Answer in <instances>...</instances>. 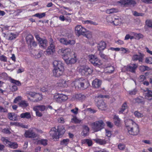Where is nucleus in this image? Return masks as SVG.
<instances>
[{"instance_id":"nucleus-20","label":"nucleus","mask_w":152,"mask_h":152,"mask_svg":"<svg viewBox=\"0 0 152 152\" xmlns=\"http://www.w3.org/2000/svg\"><path fill=\"white\" fill-rule=\"evenodd\" d=\"M8 118L10 120L16 121L18 120V116L14 113H9L8 114Z\"/></svg>"},{"instance_id":"nucleus-29","label":"nucleus","mask_w":152,"mask_h":152,"mask_svg":"<svg viewBox=\"0 0 152 152\" xmlns=\"http://www.w3.org/2000/svg\"><path fill=\"white\" fill-rule=\"evenodd\" d=\"M114 20H113V23L115 26L119 25L121 24L122 21L121 19L119 17L116 16L114 18Z\"/></svg>"},{"instance_id":"nucleus-17","label":"nucleus","mask_w":152,"mask_h":152,"mask_svg":"<svg viewBox=\"0 0 152 152\" xmlns=\"http://www.w3.org/2000/svg\"><path fill=\"white\" fill-rule=\"evenodd\" d=\"M143 55L140 53V55L137 54L133 55L132 57V59L133 61L138 60L139 62H142L143 60Z\"/></svg>"},{"instance_id":"nucleus-64","label":"nucleus","mask_w":152,"mask_h":152,"mask_svg":"<svg viewBox=\"0 0 152 152\" xmlns=\"http://www.w3.org/2000/svg\"><path fill=\"white\" fill-rule=\"evenodd\" d=\"M68 43L69 45H73L75 43V41L74 40H68Z\"/></svg>"},{"instance_id":"nucleus-13","label":"nucleus","mask_w":152,"mask_h":152,"mask_svg":"<svg viewBox=\"0 0 152 152\" xmlns=\"http://www.w3.org/2000/svg\"><path fill=\"white\" fill-rule=\"evenodd\" d=\"M119 2L122 5L124 6L129 5L134 6L136 4L135 1L133 0H121Z\"/></svg>"},{"instance_id":"nucleus-58","label":"nucleus","mask_w":152,"mask_h":152,"mask_svg":"<svg viewBox=\"0 0 152 152\" xmlns=\"http://www.w3.org/2000/svg\"><path fill=\"white\" fill-rule=\"evenodd\" d=\"M17 89L18 88L17 86L14 85H12L10 88V90L12 91H15L17 90Z\"/></svg>"},{"instance_id":"nucleus-34","label":"nucleus","mask_w":152,"mask_h":152,"mask_svg":"<svg viewBox=\"0 0 152 152\" xmlns=\"http://www.w3.org/2000/svg\"><path fill=\"white\" fill-rule=\"evenodd\" d=\"M77 99L81 100H84L86 98V96L81 94H77L75 95V96Z\"/></svg>"},{"instance_id":"nucleus-42","label":"nucleus","mask_w":152,"mask_h":152,"mask_svg":"<svg viewBox=\"0 0 152 152\" xmlns=\"http://www.w3.org/2000/svg\"><path fill=\"white\" fill-rule=\"evenodd\" d=\"M45 15V12H43L36 13L33 15V16L38 17L39 18H41L44 17Z\"/></svg>"},{"instance_id":"nucleus-55","label":"nucleus","mask_w":152,"mask_h":152,"mask_svg":"<svg viewBox=\"0 0 152 152\" xmlns=\"http://www.w3.org/2000/svg\"><path fill=\"white\" fill-rule=\"evenodd\" d=\"M0 60L4 62H6L7 61V57L3 55L0 56Z\"/></svg>"},{"instance_id":"nucleus-31","label":"nucleus","mask_w":152,"mask_h":152,"mask_svg":"<svg viewBox=\"0 0 152 152\" xmlns=\"http://www.w3.org/2000/svg\"><path fill=\"white\" fill-rule=\"evenodd\" d=\"M21 118L29 119L31 118L30 113L29 112H25L21 113L20 116Z\"/></svg>"},{"instance_id":"nucleus-21","label":"nucleus","mask_w":152,"mask_h":152,"mask_svg":"<svg viewBox=\"0 0 152 152\" xmlns=\"http://www.w3.org/2000/svg\"><path fill=\"white\" fill-rule=\"evenodd\" d=\"M97 143H99L101 145H104L106 143L109 142L110 140V138L108 139L105 138L104 139H96L94 140Z\"/></svg>"},{"instance_id":"nucleus-44","label":"nucleus","mask_w":152,"mask_h":152,"mask_svg":"<svg viewBox=\"0 0 152 152\" xmlns=\"http://www.w3.org/2000/svg\"><path fill=\"white\" fill-rule=\"evenodd\" d=\"M10 81L12 83L14 84L17 86H20L21 85L20 82L18 80H15L14 79L11 78L10 79Z\"/></svg>"},{"instance_id":"nucleus-23","label":"nucleus","mask_w":152,"mask_h":152,"mask_svg":"<svg viewBox=\"0 0 152 152\" xmlns=\"http://www.w3.org/2000/svg\"><path fill=\"white\" fill-rule=\"evenodd\" d=\"M38 42L39 43L40 47L43 48H45L48 45L47 41L46 39H41Z\"/></svg>"},{"instance_id":"nucleus-25","label":"nucleus","mask_w":152,"mask_h":152,"mask_svg":"<svg viewBox=\"0 0 152 152\" xmlns=\"http://www.w3.org/2000/svg\"><path fill=\"white\" fill-rule=\"evenodd\" d=\"M106 46V43L104 41H101L98 44V50L100 51L104 50Z\"/></svg>"},{"instance_id":"nucleus-33","label":"nucleus","mask_w":152,"mask_h":152,"mask_svg":"<svg viewBox=\"0 0 152 152\" xmlns=\"http://www.w3.org/2000/svg\"><path fill=\"white\" fill-rule=\"evenodd\" d=\"M114 123L115 125L118 126L120 124L121 120L118 116L115 115L114 117Z\"/></svg>"},{"instance_id":"nucleus-11","label":"nucleus","mask_w":152,"mask_h":152,"mask_svg":"<svg viewBox=\"0 0 152 152\" xmlns=\"http://www.w3.org/2000/svg\"><path fill=\"white\" fill-rule=\"evenodd\" d=\"M86 83V80L83 79L82 80L81 78L79 79L76 80L74 84L75 86L83 88H86V87L85 86V84Z\"/></svg>"},{"instance_id":"nucleus-47","label":"nucleus","mask_w":152,"mask_h":152,"mask_svg":"<svg viewBox=\"0 0 152 152\" xmlns=\"http://www.w3.org/2000/svg\"><path fill=\"white\" fill-rule=\"evenodd\" d=\"M135 116L138 118H140L143 116L142 113H141L138 111H135L134 113Z\"/></svg>"},{"instance_id":"nucleus-52","label":"nucleus","mask_w":152,"mask_h":152,"mask_svg":"<svg viewBox=\"0 0 152 152\" xmlns=\"http://www.w3.org/2000/svg\"><path fill=\"white\" fill-rule=\"evenodd\" d=\"M146 25L152 29V21L151 20H147L145 21Z\"/></svg>"},{"instance_id":"nucleus-8","label":"nucleus","mask_w":152,"mask_h":152,"mask_svg":"<svg viewBox=\"0 0 152 152\" xmlns=\"http://www.w3.org/2000/svg\"><path fill=\"white\" fill-rule=\"evenodd\" d=\"M37 130H38L35 128L31 129L25 131L24 136L26 137L34 138L37 136V134L35 133L34 131Z\"/></svg>"},{"instance_id":"nucleus-9","label":"nucleus","mask_w":152,"mask_h":152,"mask_svg":"<svg viewBox=\"0 0 152 152\" xmlns=\"http://www.w3.org/2000/svg\"><path fill=\"white\" fill-rule=\"evenodd\" d=\"M54 98L57 102L60 103L66 101L68 97L65 94L57 93L54 96Z\"/></svg>"},{"instance_id":"nucleus-16","label":"nucleus","mask_w":152,"mask_h":152,"mask_svg":"<svg viewBox=\"0 0 152 152\" xmlns=\"http://www.w3.org/2000/svg\"><path fill=\"white\" fill-rule=\"evenodd\" d=\"M36 93L34 92L28 91L26 92V95L27 97L28 100L33 102V100L32 98H35Z\"/></svg>"},{"instance_id":"nucleus-41","label":"nucleus","mask_w":152,"mask_h":152,"mask_svg":"<svg viewBox=\"0 0 152 152\" xmlns=\"http://www.w3.org/2000/svg\"><path fill=\"white\" fill-rule=\"evenodd\" d=\"M20 106L22 107H26L28 106V104L25 100L21 101L19 103Z\"/></svg>"},{"instance_id":"nucleus-49","label":"nucleus","mask_w":152,"mask_h":152,"mask_svg":"<svg viewBox=\"0 0 152 152\" xmlns=\"http://www.w3.org/2000/svg\"><path fill=\"white\" fill-rule=\"evenodd\" d=\"M83 23H85V24L87 23V24H90L91 25H96L98 24L96 23L95 22H94L91 20H85V21H83Z\"/></svg>"},{"instance_id":"nucleus-56","label":"nucleus","mask_w":152,"mask_h":152,"mask_svg":"<svg viewBox=\"0 0 152 152\" xmlns=\"http://www.w3.org/2000/svg\"><path fill=\"white\" fill-rule=\"evenodd\" d=\"M145 62L148 64H152V58L151 57L146 58L145 59Z\"/></svg>"},{"instance_id":"nucleus-60","label":"nucleus","mask_w":152,"mask_h":152,"mask_svg":"<svg viewBox=\"0 0 152 152\" xmlns=\"http://www.w3.org/2000/svg\"><path fill=\"white\" fill-rule=\"evenodd\" d=\"M78 109L77 107H75V109H72L71 110V111L75 115H76L78 113Z\"/></svg>"},{"instance_id":"nucleus-6","label":"nucleus","mask_w":152,"mask_h":152,"mask_svg":"<svg viewBox=\"0 0 152 152\" xmlns=\"http://www.w3.org/2000/svg\"><path fill=\"white\" fill-rule=\"evenodd\" d=\"M58 52L64 53V55H63V58L64 59H65V58H68L70 56L75 54L74 52L69 48L65 49L62 48L59 50Z\"/></svg>"},{"instance_id":"nucleus-3","label":"nucleus","mask_w":152,"mask_h":152,"mask_svg":"<svg viewBox=\"0 0 152 152\" xmlns=\"http://www.w3.org/2000/svg\"><path fill=\"white\" fill-rule=\"evenodd\" d=\"M78 70L82 75H90L93 72L92 68L85 65L82 66L78 68Z\"/></svg>"},{"instance_id":"nucleus-51","label":"nucleus","mask_w":152,"mask_h":152,"mask_svg":"<svg viewBox=\"0 0 152 152\" xmlns=\"http://www.w3.org/2000/svg\"><path fill=\"white\" fill-rule=\"evenodd\" d=\"M1 140L4 144L6 145L8 144V145L10 142V141L7 139V138L4 137H2L1 138Z\"/></svg>"},{"instance_id":"nucleus-7","label":"nucleus","mask_w":152,"mask_h":152,"mask_svg":"<svg viewBox=\"0 0 152 152\" xmlns=\"http://www.w3.org/2000/svg\"><path fill=\"white\" fill-rule=\"evenodd\" d=\"M88 57L90 61L94 66H99L102 64L100 60L95 55H89Z\"/></svg>"},{"instance_id":"nucleus-27","label":"nucleus","mask_w":152,"mask_h":152,"mask_svg":"<svg viewBox=\"0 0 152 152\" xmlns=\"http://www.w3.org/2000/svg\"><path fill=\"white\" fill-rule=\"evenodd\" d=\"M33 109L34 110H39L43 111L47 110V107L44 105H38L34 107Z\"/></svg>"},{"instance_id":"nucleus-1","label":"nucleus","mask_w":152,"mask_h":152,"mask_svg":"<svg viewBox=\"0 0 152 152\" xmlns=\"http://www.w3.org/2000/svg\"><path fill=\"white\" fill-rule=\"evenodd\" d=\"M125 125L128 133L130 134L135 135L139 132L138 125L131 119H126L124 120Z\"/></svg>"},{"instance_id":"nucleus-63","label":"nucleus","mask_w":152,"mask_h":152,"mask_svg":"<svg viewBox=\"0 0 152 152\" xmlns=\"http://www.w3.org/2000/svg\"><path fill=\"white\" fill-rule=\"evenodd\" d=\"M135 101L136 102L138 103H144L142 99H140L139 98H137L135 99Z\"/></svg>"},{"instance_id":"nucleus-19","label":"nucleus","mask_w":152,"mask_h":152,"mask_svg":"<svg viewBox=\"0 0 152 152\" xmlns=\"http://www.w3.org/2000/svg\"><path fill=\"white\" fill-rule=\"evenodd\" d=\"M64 70V69H54L53 70V75L55 77H59L63 74Z\"/></svg>"},{"instance_id":"nucleus-43","label":"nucleus","mask_w":152,"mask_h":152,"mask_svg":"<svg viewBox=\"0 0 152 152\" xmlns=\"http://www.w3.org/2000/svg\"><path fill=\"white\" fill-rule=\"evenodd\" d=\"M69 140L68 139H64L63 140L61 141L60 144L62 145H66L69 143Z\"/></svg>"},{"instance_id":"nucleus-4","label":"nucleus","mask_w":152,"mask_h":152,"mask_svg":"<svg viewBox=\"0 0 152 152\" xmlns=\"http://www.w3.org/2000/svg\"><path fill=\"white\" fill-rule=\"evenodd\" d=\"M75 32L77 35L79 36L80 35H86V37L88 39L91 37V34H89V35L86 34V28L80 25H77L75 28Z\"/></svg>"},{"instance_id":"nucleus-24","label":"nucleus","mask_w":152,"mask_h":152,"mask_svg":"<svg viewBox=\"0 0 152 152\" xmlns=\"http://www.w3.org/2000/svg\"><path fill=\"white\" fill-rule=\"evenodd\" d=\"M83 131L82 132V135L84 137L88 135L89 129L86 125H84L83 126Z\"/></svg>"},{"instance_id":"nucleus-62","label":"nucleus","mask_w":152,"mask_h":152,"mask_svg":"<svg viewBox=\"0 0 152 152\" xmlns=\"http://www.w3.org/2000/svg\"><path fill=\"white\" fill-rule=\"evenodd\" d=\"M72 120L74 121L75 123H79L80 121L77 118L74 117L72 119Z\"/></svg>"},{"instance_id":"nucleus-54","label":"nucleus","mask_w":152,"mask_h":152,"mask_svg":"<svg viewBox=\"0 0 152 152\" xmlns=\"http://www.w3.org/2000/svg\"><path fill=\"white\" fill-rule=\"evenodd\" d=\"M16 37V34H14L11 33L9 35L8 39L10 40H12L15 39Z\"/></svg>"},{"instance_id":"nucleus-40","label":"nucleus","mask_w":152,"mask_h":152,"mask_svg":"<svg viewBox=\"0 0 152 152\" xmlns=\"http://www.w3.org/2000/svg\"><path fill=\"white\" fill-rule=\"evenodd\" d=\"M99 55L100 57L103 59L107 61L109 59V58L108 56L105 55L101 51L99 52Z\"/></svg>"},{"instance_id":"nucleus-2","label":"nucleus","mask_w":152,"mask_h":152,"mask_svg":"<svg viewBox=\"0 0 152 152\" xmlns=\"http://www.w3.org/2000/svg\"><path fill=\"white\" fill-rule=\"evenodd\" d=\"M65 129L62 127L56 129L55 127L52 128L50 132L51 136L54 140H57L61 137L65 132Z\"/></svg>"},{"instance_id":"nucleus-48","label":"nucleus","mask_w":152,"mask_h":152,"mask_svg":"<svg viewBox=\"0 0 152 152\" xmlns=\"http://www.w3.org/2000/svg\"><path fill=\"white\" fill-rule=\"evenodd\" d=\"M60 42L61 43L65 45H69V43H68V40L65 38H63L60 39Z\"/></svg>"},{"instance_id":"nucleus-26","label":"nucleus","mask_w":152,"mask_h":152,"mask_svg":"<svg viewBox=\"0 0 152 152\" xmlns=\"http://www.w3.org/2000/svg\"><path fill=\"white\" fill-rule=\"evenodd\" d=\"M145 92V98L148 100H151L152 99V91L147 89Z\"/></svg>"},{"instance_id":"nucleus-36","label":"nucleus","mask_w":152,"mask_h":152,"mask_svg":"<svg viewBox=\"0 0 152 152\" xmlns=\"http://www.w3.org/2000/svg\"><path fill=\"white\" fill-rule=\"evenodd\" d=\"M35 98H36V99L34 100H33V102H39L41 100L42 98V95L41 94H37V93H36Z\"/></svg>"},{"instance_id":"nucleus-18","label":"nucleus","mask_w":152,"mask_h":152,"mask_svg":"<svg viewBox=\"0 0 152 152\" xmlns=\"http://www.w3.org/2000/svg\"><path fill=\"white\" fill-rule=\"evenodd\" d=\"M55 51L54 44L53 42H52L50 44L47 50V53L48 54H51Z\"/></svg>"},{"instance_id":"nucleus-5","label":"nucleus","mask_w":152,"mask_h":152,"mask_svg":"<svg viewBox=\"0 0 152 152\" xmlns=\"http://www.w3.org/2000/svg\"><path fill=\"white\" fill-rule=\"evenodd\" d=\"M104 125V123L102 120L96 121L92 124V129L95 132H98L102 129Z\"/></svg>"},{"instance_id":"nucleus-32","label":"nucleus","mask_w":152,"mask_h":152,"mask_svg":"<svg viewBox=\"0 0 152 152\" xmlns=\"http://www.w3.org/2000/svg\"><path fill=\"white\" fill-rule=\"evenodd\" d=\"M127 106L126 102H125L122 105L121 107L120 108L119 111V114L123 113L124 111L127 108Z\"/></svg>"},{"instance_id":"nucleus-30","label":"nucleus","mask_w":152,"mask_h":152,"mask_svg":"<svg viewBox=\"0 0 152 152\" xmlns=\"http://www.w3.org/2000/svg\"><path fill=\"white\" fill-rule=\"evenodd\" d=\"M33 40L34 37L31 34H28L26 37V40L27 43L30 45H31Z\"/></svg>"},{"instance_id":"nucleus-10","label":"nucleus","mask_w":152,"mask_h":152,"mask_svg":"<svg viewBox=\"0 0 152 152\" xmlns=\"http://www.w3.org/2000/svg\"><path fill=\"white\" fill-rule=\"evenodd\" d=\"M137 67V65L135 64H131L125 66L124 67L127 71L132 73H135Z\"/></svg>"},{"instance_id":"nucleus-46","label":"nucleus","mask_w":152,"mask_h":152,"mask_svg":"<svg viewBox=\"0 0 152 152\" xmlns=\"http://www.w3.org/2000/svg\"><path fill=\"white\" fill-rule=\"evenodd\" d=\"M137 90L136 88L128 91L130 95H135L137 94Z\"/></svg>"},{"instance_id":"nucleus-39","label":"nucleus","mask_w":152,"mask_h":152,"mask_svg":"<svg viewBox=\"0 0 152 152\" xmlns=\"http://www.w3.org/2000/svg\"><path fill=\"white\" fill-rule=\"evenodd\" d=\"M118 12V9L115 8H111L107 9L106 10V13L108 14H112L114 13H116Z\"/></svg>"},{"instance_id":"nucleus-50","label":"nucleus","mask_w":152,"mask_h":152,"mask_svg":"<svg viewBox=\"0 0 152 152\" xmlns=\"http://www.w3.org/2000/svg\"><path fill=\"white\" fill-rule=\"evenodd\" d=\"M133 15L135 16H142L144 15V14L142 13H139L136 11L132 12Z\"/></svg>"},{"instance_id":"nucleus-61","label":"nucleus","mask_w":152,"mask_h":152,"mask_svg":"<svg viewBox=\"0 0 152 152\" xmlns=\"http://www.w3.org/2000/svg\"><path fill=\"white\" fill-rule=\"evenodd\" d=\"M118 148L120 150H124L125 148V145L123 144H119L118 145Z\"/></svg>"},{"instance_id":"nucleus-59","label":"nucleus","mask_w":152,"mask_h":152,"mask_svg":"<svg viewBox=\"0 0 152 152\" xmlns=\"http://www.w3.org/2000/svg\"><path fill=\"white\" fill-rule=\"evenodd\" d=\"M106 20L108 22L112 23H113V18L111 16H109L106 18Z\"/></svg>"},{"instance_id":"nucleus-22","label":"nucleus","mask_w":152,"mask_h":152,"mask_svg":"<svg viewBox=\"0 0 152 152\" xmlns=\"http://www.w3.org/2000/svg\"><path fill=\"white\" fill-rule=\"evenodd\" d=\"M102 83V81L96 79L92 82V86L96 88H98L100 87Z\"/></svg>"},{"instance_id":"nucleus-35","label":"nucleus","mask_w":152,"mask_h":152,"mask_svg":"<svg viewBox=\"0 0 152 152\" xmlns=\"http://www.w3.org/2000/svg\"><path fill=\"white\" fill-rule=\"evenodd\" d=\"M82 142L83 144H87L88 146H90L92 145V142L91 140L89 139H85L82 140Z\"/></svg>"},{"instance_id":"nucleus-45","label":"nucleus","mask_w":152,"mask_h":152,"mask_svg":"<svg viewBox=\"0 0 152 152\" xmlns=\"http://www.w3.org/2000/svg\"><path fill=\"white\" fill-rule=\"evenodd\" d=\"M140 69L142 72H144L145 70H148L149 69V67L146 66H141L140 67Z\"/></svg>"},{"instance_id":"nucleus-14","label":"nucleus","mask_w":152,"mask_h":152,"mask_svg":"<svg viewBox=\"0 0 152 152\" xmlns=\"http://www.w3.org/2000/svg\"><path fill=\"white\" fill-rule=\"evenodd\" d=\"M97 106L99 109L101 110H105L106 108V105L105 102L102 100L100 99L97 102Z\"/></svg>"},{"instance_id":"nucleus-57","label":"nucleus","mask_w":152,"mask_h":152,"mask_svg":"<svg viewBox=\"0 0 152 152\" xmlns=\"http://www.w3.org/2000/svg\"><path fill=\"white\" fill-rule=\"evenodd\" d=\"M105 130L106 132V135L108 137L107 139H108V138H109V137H110L111 135V132L107 129H105Z\"/></svg>"},{"instance_id":"nucleus-15","label":"nucleus","mask_w":152,"mask_h":152,"mask_svg":"<svg viewBox=\"0 0 152 152\" xmlns=\"http://www.w3.org/2000/svg\"><path fill=\"white\" fill-rule=\"evenodd\" d=\"M54 69H64L63 64L61 61L55 60L53 62Z\"/></svg>"},{"instance_id":"nucleus-38","label":"nucleus","mask_w":152,"mask_h":152,"mask_svg":"<svg viewBox=\"0 0 152 152\" xmlns=\"http://www.w3.org/2000/svg\"><path fill=\"white\" fill-rule=\"evenodd\" d=\"M8 146L11 148L16 149L18 147V144L16 142H10L8 145Z\"/></svg>"},{"instance_id":"nucleus-37","label":"nucleus","mask_w":152,"mask_h":152,"mask_svg":"<svg viewBox=\"0 0 152 152\" xmlns=\"http://www.w3.org/2000/svg\"><path fill=\"white\" fill-rule=\"evenodd\" d=\"M105 70L107 71V72L108 73H112L114 71V68L113 66H108L106 67Z\"/></svg>"},{"instance_id":"nucleus-12","label":"nucleus","mask_w":152,"mask_h":152,"mask_svg":"<svg viewBox=\"0 0 152 152\" xmlns=\"http://www.w3.org/2000/svg\"><path fill=\"white\" fill-rule=\"evenodd\" d=\"M65 61L68 64H72L75 63L77 61L76 54L64 59Z\"/></svg>"},{"instance_id":"nucleus-53","label":"nucleus","mask_w":152,"mask_h":152,"mask_svg":"<svg viewBox=\"0 0 152 152\" xmlns=\"http://www.w3.org/2000/svg\"><path fill=\"white\" fill-rule=\"evenodd\" d=\"M47 140L46 139H41L39 140V142L41 144L45 146L47 144Z\"/></svg>"},{"instance_id":"nucleus-28","label":"nucleus","mask_w":152,"mask_h":152,"mask_svg":"<svg viewBox=\"0 0 152 152\" xmlns=\"http://www.w3.org/2000/svg\"><path fill=\"white\" fill-rule=\"evenodd\" d=\"M68 81L62 79L58 83V86L59 87H66L68 86Z\"/></svg>"}]
</instances>
